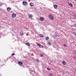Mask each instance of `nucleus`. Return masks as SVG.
<instances>
[{
	"mask_svg": "<svg viewBox=\"0 0 76 76\" xmlns=\"http://www.w3.org/2000/svg\"><path fill=\"white\" fill-rule=\"evenodd\" d=\"M49 17L50 19L53 20H54V17L51 14H50L49 15Z\"/></svg>",
	"mask_w": 76,
	"mask_h": 76,
	"instance_id": "f257e3e1",
	"label": "nucleus"
},
{
	"mask_svg": "<svg viewBox=\"0 0 76 76\" xmlns=\"http://www.w3.org/2000/svg\"><path fill=\"white\" fill-rule=\"evenodd\" d=\"M23 6H27L28 5V2L26 1H23Z\"/></svg>",
	"mask_w": 76,
	"mask_h": 76,
	"instance_id": "f03ea898",
	"label": "nucleus"
},
{
	"mask_svg": "<svg viewBox=\"0 0 76 76\" xmlns=\"http://www.w3.org/2000/svg\"><path fill=\"white\" fill-rule=\"evenodd\" d=\"M12 16L13 18H15L16 16V14L15 13H14L12 14Z\"/></svg>",
	"mask_w": 76,
	"mask_h": 76,
	"instance_id": "7ed1b4c3",
	"label": "nucleus"
},
{
	"mask_svg": "<svg viewBox=\"0 0 76 76\" xmlns=\"http://www.w3.org/2000/svg\"><path fill=\"white\" fill-rule=\"evenodd\" d=\"M68 4L69 5V6H70V7H73V4L71 3L68 2Z\"/></svg>",
	"mask_w": 76,
	"mask_h": 76,
	"instance_id": "20e7f679",
	"label": "nucleus"
},
{
	"mask_svg": "<svg viewBox=\"0 0 76 76\" xmlns=\"http://www.w3.org/2000/svg\"><path fill=\"white\" fill-rule=\"evenodd\" d=\"M39 20L41 21H43L44 20V18L43 17H40Z\"/></svg>",
	"mask_w": 76,
	"mask_h": 76,
	"instance_id": "39448f33",
	"label": "nucleus"
},
{
	"mask_svg": "<svg viewBox=\"0 0 76 76\" xmlns=\"http://www.w3.org/2000/svg\"><path fill=\"white\" fill-rule=\"evenodd\" d=\"M37 45L40 48H43V47L42 45H40L39 44Z\"/></svg>",
	"mask_w": 76,
	"mask_h": 76,
	"instance_id": "423d86ee",
	"label": "nucleus"
},
{
	"mask_svg": "<svg viewBox=\"0 0 76 76\" xmlns=\"http://www.w3.org/2000/svg\"><path fill=\"white\" fill-rule=\"evenodd\" d=\"M18 63L19 65H22V64H23V63H22V62L20 61H19L18 62Z\"/></svg>",
	"mask_w": 76,
	"mask_h": 76,
	"instance_id": "0eeeda50",
	"label": "nucleus"
},
{
	"mask_svg": "<svg viewBox=\"0 0 76 76\" xmlns=\"http://www.w3.org/2000/svg\"><path fill=\"white\" fill-rule=\"evenodd\" d=\"M30 5L31 7H32V6H34V3L32 2H31L30 3Z\"/></svg>",
	"mask_w": 76,
	"mask_h": 76,
	"instance_id": "6e6552de",
	"label": "nucleus"
},
{
	"mask_svg": "<svg viewBox=\"0 0 76 76\" xmlns=\"http://www.w3.org/2000/svg\"><path fill=\"white\" fill-rule=\"evenodd\" d=\"M62 64L64 65H66V61H63Z\"/></svg>",
	"mask_w": 76,
	"mask_h": 76,
	"instance_id": "1a4fd4ad",
	"label": "nucleus"
},
{
	"mask_svg": "<svg viewBox=\"0 0 76 76\" xmlns=\"http://www.w3.org/2000/svg\"><path fill=\"white\" fill-rule=\"evenodd\" d=\"M33 17V15H32L31 14L29 15V18L30 19H32V18Z\"/></svg>",
	"mask_w": 76,
	"mask_h": 76,
	"instance_id": "9d476101",
	"label": "nucleus"
},
{
	"mask_svg": "<svg viewBox=\"0 0 76 76\" xmlns=\"http://www.w3.org/2000/svg\"><path fill=\"white\" fill-rule=\"evenodd\" d=\"M39 37H40V38H43V37H44L43 35L41 34H39Z\"/></svg>",
	"mask_w": 76,
	"mask_h": 76,
	"instance_id": "9b49d317",
	"label": "nucleus"
},
{
	"mask_svg": "<svg viewBox=\"0 0 76 76\" xmlns=\"http://www.w3.org/2000/svg\"><path fill=\"white\" fill-rule=\"evenodd\" d=\"M11 10V8L9 7L7 8V11H8V12L10 11V10Z\"/></svg>",
	"mask_w": 76,
	"mask_h": 76,
	"instance_id": "f8f14e48",
	"label": "nucleus"
},
{
	"mask_svg": "<svg viewBox=\"0 0 76 76\" xmlns=\"http://www.w3.org/2000/svg\"><path fill=\"white\" fill-rule=\"evenodd\" d=\"M25 44L26 45H28V46H30V44L28 42L26 43Z\"/></svg>",
	"mask_w": 76,
	"mask_h": 76,
	"instance_id": "ddd939ff",
	"label": "nucleus"
},
{
	"mask_svg": "<svg viewBox=\"0 0 76 76\" xmlns=\"http://www.w3.org/2000/svg\"><path fill=\"white\" fill-rule=\"evenodd\" d=\"M54 7L55 9H56V8H57V5H54Z\"/></svg>",
	"mask_w": 76,
	"mask_h": 76,
	"instance_id": "4468645a",
	"label": "nucleus"
},
{
	"mask_svg": "<svg viewBox=\"0 0 76 76\" xmlns=\"http://www.w3.org/2000/svg\"><path fill=\"white\" fill-rule=\"evenodd\" d=\"M45 39L46 40H48L49 39V37H46Z\"/></svg>",
	"mask_w": 76,
	"mask_h": 76,
	"instance_id": "2eb2a0df",
	"label": "nucleus"
},
{
	"mask_svg": "<svg viewBox=\"0 0 76 76\" xmlns=\"http://www.w3.org/2000/svg\"><path fill=\"white\" fill-rule=\"evenodd\" d=\"M20 35H21V36H23V32H22V33H20Z\"/></svg>",
	"mask_w": 76,
	"mask_h": 76,
	"instance_id": "dca6fc26",
	"label": "nucleus"
},
{
	"mask_svg": "<svg viewBox=\"0 0 76 76\" xmlns=\"http://www.w3.org/2000/svg\"><path fill=\"white\" fill-rule=\"evenodd\" d=\"M49 75L50 76H53V74H51V73H49Z\"/></svg>",
	"mask_w": 76,
	"mask_h": 76,
	"instance_id": "f3484780",
	"label": "nucleus"
},
{
	"mask_svg": "<svg viewBox=\"0 0 76 76\" xmlns=\"http://www.w3.org/2000/svg\"><path fill=\"white\" fill-rule=\"evenodd\" d=\"M48 44H49V45H51V43L50 42H48Z\"/></svg>",
	"mask_w": 76,
	"mask_h": 76,
	"instance_id": "a211bd4d",
	"label": "nucleus"
},
{
	"mask_svg": "<svg viewBox=\"0 0 76 76\" xmlns=\"http://www.w3.org/2000/svg\"><path fill=\"white\" fill-rule=\"evenodd\" d=\"M36 61H37V63H39V60H38V59H36Z\"/></svg>",
	"mask_w": 76,
	"mask_h": 76,
	"instance_id": "6ab92c4d",
	"label": "nucleus"
},
{
	"mask_svg": "<svg viewBox=\"0 0 76 76\" xmlns=\"http://www.w3.org/2000/svg\"><path fill=\"white\" fill-rule=\"evenodd\" d=\"M47 69L48 70H49V71L50 70H51V69H50V68H47Z\"/></svg>",
	"mask_w": 76,
	"mask_h": 76,
	"instance_id": "aec40b11",
	"label": "nucleus"
},
{
	"mask_svg": "<svg viewBox=\"0 0 76 76\" xmlns=\"http://www.w3.org/2000/svg\"><path fill=\"white\" fill-rule=\"evenodd\" d=\"M64 47H67V45H66V44H64Z\"/></svg>",
	"mask_w": 76,
	"mask_h": 76,
	"instance_id": "412c9836",
	"label": "nucleus"
},
{
	"mask_svg": "<svg viewBox=\"0 0 76 76\" xmlns=\"http://www.w3.org/2000/svg\"><path fill=\"white\" fill-rule=\"evenodd\" d=\"M40 57H43V54H41L40 55Z\"/></svg>",
	"mask_w": 76,
	"mask_h": 76,
	"instance_id": "4be33fe9",
	"label": "nucleus"
},
{
	"mask_svg": "<svg viewBox=\"0 0 76 76\" xmlns=\"http://www.w3.org/2000/svg\"><path fill=\"white\" fill-rule=\"evenodd\" d=\"M74 26L76 28V24H74Z\"/></svg>",
	"mask_w": 76,
	"mask_h": 76,
	"instance_id": "5701e85b",
	"label": "nucleus"
},
{
	"mask_svg": "<svg viewBox=\"0 0 76 76\" xmlns=\"http://www.w3.org/2000/svg\"><path fill=\"white\" fill-rule=\"evenodd\" d=\"M14 55H15V53H13L12 54V56H14Z\"/></svg>",
	"mask_w": 76,
	"mask_h": 76,
	"instance_id": "b1692460",
	"label": "nucleus"
},
{
	"mask_svg": "<svg viewBox=\"0 0 76 76\" xmlns=\"http://www.w3.org/2000/svg\"><path fill=\"white\" fill-rule=\"evenodd\" d=\"M74 53H76V51L75 50L74 51Z\"/></svg>",
	"mask_w": 76,
	"mask_h": 76,
	"instance_id": "393cba45",
	"label": "nucleus"
},
{
	"mask_svg": "<svg viewBox=\"0 0 76 76\" xmlns=\"http://www.w3.org/2000/svg\"><path fill=\"white\" fill-rule=\"evenodd\" d=\"M74 18H76V16H75V15H74Z\"/></svg>",
	"mask_w": 76,
	"mask_h": 76,
	"instance_id": "a878e982",
	"label": "nucleus"
},
{
	"mask_svg": "<svg viewBox=\"0 0 76 76\" xmlns=\"http://www.w3.org/2000/svg\"><path fill=\"white\" fill-rule=\"evenodd\" d=\"M75 66H76V62L75 63Z\"/></svg>",
	"mask_w": 76,
	"mask_h": 76,
	"instance_id": "bb28decb",
	"label": "nucleus"
},
{
	"mask_svg": "<svg viewBox=\"0 0 76 76\" xmlns=\"http://www.w3.org/2000/svg\"><path fill=\"white\" fill-rule=\"evenodd\" d=\"M74 1H76V0H74Z\"/></svg>",
	"mask_w": 76,
	"mask_h": 76,
	"instance_id": "cd10ccee",
	"label": "nucleus"
},
{
	"mask_svg": "<svg viewBox=\"0 0 76 76\" xmlns=\"http://www.w3.org/2000/svg\"><path fill=\"white\" fill-rule=\"evenodd\" d=\"M75 47H76V45H75Z\"/></svg>",
	"mask_w": 76,
	"mask_h": 76,
	"instance_id": "c85d7f7f",
	"label": "nucleus"
}]
</instances>
